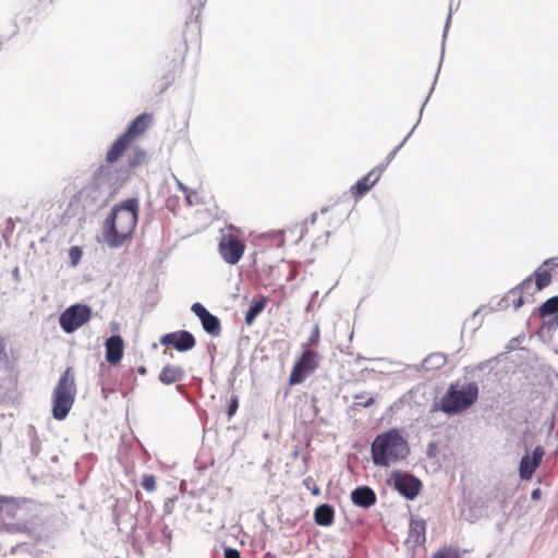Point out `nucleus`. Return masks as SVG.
I'll return each mask as SVG.
<instances>
[{
	"label": "nucleus",
	"instance_id": "nucleus-1",
	"mask_svg": "<svg viewBox=\"0 0 558 558\" xmlns=\"http://www.w3.org/2000/svg\"><path fill=\"white\" fill-rule=\"evenodd\" d=\"M124 181L110 166H100L90 180L77 192L76 202L86 211L105 206Z\"/></svg>",
	"mask_w": 558,
	"mask_h": 558
},
{
	"label": "nucleus",
	"instance_id": "nucleus-34",
	"mask_svg": "<svg viewBox=\"0 0 558 558\" xmlns=\"http://www.w3.org/2000/svg\"><path fill=\"white\" fill-rule=\"evenodd\" d=\"M225 558H241L240 551L234 548L225 549Z\"/></svg>",
	"mask_w": 558,
	"mask_h": 558
},
{
	"label": "nucleus",
	"instance_id": "nucleus-22",
	"mask_svg": "<svg viewBox=\"0 0 558 558\" xmlns=\"http://www.w3.org/2000/svg\"><path fill=\"white\" fill-rule=\"evenodd\" d=\"M539 314L542 317L556 315L555 322L558 324V296H553L544 302L539 308Z\"/></svg>",
	"mask_w": 558,
	"mask_h": 558
},
{
	"label": "nucleus",
	"instance_id": "nucleus-33",
	"mask_svg": "<svg viewBox=\"0 0 558 558\" xmlns=\"http://www.w3.org/2000/svg\"><path fill=\"white\" fill-rule=\"evenodd\" d=\"M533 280L531 277L524 279L515 289H519L520 292H529L532 288Z\"/></svg>",
	"mask_w": 558,
	"mask_h": 558
},
{
	"label": "nucleus",
	"instance_id": "nucleus-13",
	"mask_svg": "<svg viewBox=\"0 0 558 558\" xmlns=\"http://www.w3.org/2000/svg\"><path fill=\"white\" fill-rule=\"evenodd\" d=\"M383 173L381 168H374L367 174H365L362 179H360L352 187L351 193L355 197H361L366 194L379 180Z\"/></svg>",
	"mask_w": 558,
	"mask_h": 558
},
{
	"label": "nucleus",
	"instance_id": "nucleus-4",
	"mask_svg": "<svg viewBox=\"0 0 558 558\" xmlns=\"http://www.w3.org/2000/svg\"><path fill=\"white\" fill-rule=\"evenodd\" d=\"M478 398L475 383L452 384L440 400V410L449 415L458 414L470 408Z\"/></svg>",
	"mask_w": 558,
	"mask_h": 558
},
{
	"label": "nucleus",
	"instance_id": "nucleus-8",
	"mask_svg": "<svg viewBox=\"0 0 558 558\" xmlns=\"http://www.w3.org/2000/svg\"><path fill=\"white\" fill-rule=\"evenodd\" d=\"M318 366L317 353L313 350H305L298 362H295L290 374V384L296 385L312 374Z\"/></svg>",
	"mask_w": 558,
	"mask_h": 558
},
{
	"label": "nucleus",
	"instance_id": "nucleus-14",
	"mask_svg": "<svg viewBox=\"0 0 558 558\" xmlns=\"http://www.w3.org/2000/svg\"><path fill=\"white\" fill-rule=\"evenodd\" d=\"M106 360L109 364H117L123 356L124 343L120 336L109 337L106 342Z\"/></svg>",
	"mask_w": 558,
	"mask_h": 558
},
{
	"label": "nucleus",
	"instance_id": "nucleus-36",
	"mask_svg": "<svg viewBox=\"0 0 558 558\" xmlns=\"http://www.w3.org/2000/svg\"><path fill=\"white\" fill-rule=\"evenodd\" d=\"M541 494H542V493H541V489H539V488H536V489H534V490L532 492V494H531V498H532L533 500H538V499L541 498Z\"/></svg>",
	"mask_w": 558,
	"mask_h": 558
},
{
	"label": "nucleus",
	"instance_id": "nucleus-25",
	"mask_svg": "<svg viewBox=\"0 0 558 558\" xmlns=\"http://www.w3.org/2000/svg\"><path fill=\"white\" fill-rule=\"evenodd\" d=\"M521 293L522 292H520L519 289H512L507 293L505 301H511L514 310H518L524 303Z\"/></svg>",
	"mask_w": 558,
	"mask_h": 558
},
{
	"label": "nucleus",
	"instance_id": "nucleus-30",
	"mask_svg": "<svg viewBox=\"0 0 558 558\" xmlns=\"http://www.w3.org/2000/svg\"><path fill=\"white\" fill-rule=\"evenodd\" d=\"M413 130L405 136V138L391 151L389 153V155L387 156L386 158V162L385 165H383L380 168L384 170L385 167H387L391 161L392 159L395 158V156L397 155L398 150L403 146V144L408 141V138L410 137V135L412 134Z\"/></svg>",
	"mask_w": 558,
	"mask_h": 558
},
{
	"label": "nucleus",
	"instance_id": "nucleus-7",
	"mask_svg": "<svg viewBox=\"0 0 558 558\" xmlns=\"http://www.w3.org/2000/svg\"><path fill=\"white\" fill-rule=\"evenodd\" d=\"M245 246L243 242L231 233L222 234L218 251L221 258L229 265H235L242 258Z\"/></svg>",
	"mask_w": 558,
	"mask_h": 558
},
{
	"label": "nucleus",
	"instance_id": "nucleus-32",
	"mask_svg": "<svg viewBox=\"0 0 558 558\" xmlns=\"http://www.w3.org/2000/svg\"><path fill=\"white\" fill-rule=\"evenodd\" d=\"M239 407V398L238 396L233 395L230 400V404L228 407V416L231 417L236 412Z\"/></svg>",
	"mask_w": 558,
	"mask_h": 558
},
{
	"label": "nucleus",
	"instance_id": "nucleus-12",
	"mask_svg": "<svg viewBox=\"0 0 558 558\" xmlns=\"http://www.w3.org/2000/svg\"><path fill=\"white\" fill-rule=\"evenodd\" d=\"M160 342L166 345L171 344L180 352L189 351L195 347L194 336L186 330L166 333L161 337Z\"/></svg>",
	"mask_w": 558,
	"mask_h": 558
},
{
	"label": "nucleus",
	"instance_id": "nucleus-24",
	"mask_svg": "<svg viewBox=\"0 0 558 558\" xmlns=\"http://www.w3.org/2000/svg\"><path fill=\"white\" fill-rule=\"evenodd\" d=\"M551 276L548 270L535 271V284L537 290L546 288L550 283Z\"/></svg>",
	"mask_w": 558,
	"mask_h": 558
},
{
	"label": "nucleus",
	"instance_id": "nucleus-21",
	"mask_svg": "<svg viewBox=\"0 0 558 558\" xmlns=\"http://www.w3.org/2000/svg\"><path fill=\"white\" fill-rule=\"evenodd\" d=\"M446 363V356L441 353H433L429 354L424 361L422 362V368L425 371L429 369H438L441 366H444Z\"/></svg>",
	"mask_w": 558,
	"mask_h": 558
},
{
	"label": "nucleus",
	"instance_id": "nucleus-9",
	"mask_svg": "<svg viewBox=\"0 0 558 558\" xmlns=\"http://www.w3.org/2000/svg\"><path fill=\"white\" fill-rule=\"evenodd\" d=\"M390 481L395 489L409 500H413L420 493L421 482L411 474L395 471Z\"/></svg>",
	"mask_w": 558,
	"mask_h": 558
},
{
	"label": "nucleus",
	"instance_id": "nucleus-10",
	"mask_svg": "<svg viewBox=\"0 0 558 558\" xmlns=\"http://www.w3.org/2000/svg\"><path fill=\"white\" fill-rule=\"evenodd\" d=\"M191 311L196 315L204 328V330L213 337H218L221 331L220 322L217 316L209 313L206 307L196 302L192 305Z\"/></svg>",
	"mask_w": 558,
	"mask_h": 558
},
{
	"label": "nucleus",
	"instance_id": "nucleus-40",
	"mask_svg": "<svg viewBox=\"0 0 558 558\" xmlns=\"http://www.w3.org/2000/svg\"><path fill=\"white\" fill-rule=\"evenodd\" d=\"M317 294H318V292H317V291H315V292L313 293V295H312V300H311V302H310V304H308V306H307V310H310V307H311V305H312V302L314 301V299H316Z\"/></svg>",
	"mask_w": 558,
	"mask_h": 558
},
{
	"label": "nucleus",
	"instance_id": "nucleus-39",
	"mask_svg": "<svg viewBox=\"0 0 558 558\" xmlns=\"http://www.w3.org/2000/svg\"><path fill=\"white\" fill-rule=\"evenodd\" d=\"M13 499L12 498H8V497H0V505L3 504V502H10L12 501Z\"/></svg>",
	"mask_w": 558,
	"mask_h": 558
},
{
	"label": "nucleus",
	"instance_id": "nucleus-27",
	"mask_svg": "<svg viewBox=\"0 0 558 558\" xmlns=\"http://www.w3.org/2000/svg\"><path fill=\"white\" fill-rule=\"evenodd\" d=\"M354 398L357 401L356 404L361 405L363 408H367V407L372 405L375 400L373 396H368V393H366V392L355 395Z\"/></svg>",
	"mask_w": 558,
	"mask_h": 558
},
{
	"label": "nucleus",
	"instance_id": "nucleus-38",
	"mask_svg": "<svg viewBox=\"0 0 558 558\" xmlns=\"http://www.w3.org/2000/svg\"><path fill=\"white\" fill-rule=\"evenodd\" d=\"M177 182H178V187H179L182 192L186 193V192H187V187H186L184 184H182L180 181H177Z\"/></svg>",
	"mask_w": 558,
	"mask_h": 558
},
{
	"label": "nucleus",
	"instance_id": "nucleus-37",
	"mask_svg": "<svg viewBox=\"0 0 558 558\" xmlns=\"http://www.w3.org/2000/svg\"><path fill=\"white\" fill-rule=\"evenodd\" d=\"M319 337V330H318V327L315 328V330L313 331L312 333V337H311V341H316Z\"/></svg>",
	"mask_w": 558,
	"mask_h": 558
},
{
	"label": "nucleus",
	"instance_id": "nucleus-11",
	"mask_svg": "<svg viewBox=\"0 0 558 558\" xmlns=\"http://www.w3.org/2000/svg\"><path fill=\"white\" fill-rule=\"evenodd\" d=\"M544 449L541 446L535 447L532 454L525 453L520 461L519 475L522 481L532 478L534 472L539 466L544 456Z\"/></svg>",
	"mask_w": 558,
	"mask_h": 558
},
{
	"label": "nucleus",
	"instance_id": "nucleus-20",
	"mask_svg": "<svg viewBox=\"0 0 558 558\" xmlns=\"http://www.w3.org/2000/svg\"><path fill=\"white\" fill-rule=\"evenodd\" d=\"M132 144L126 136L121 135L117 141L112 144L111 148L109 149L106 160L110 163L117 161L122 154L125 151V149Z\"/></svg>",
	"mask_w": 558,
	"mask_h": 558
},
{
	"label": "nucleus",
	"instance_id": "nucleus-28",
	"mask_svg": "<svg viewBox=\"0 0 558 558\" xmlns=\"http://www.w3.org/2000/svg\"><path fill=\"white\" fill-rule=\"evenodd\" d=\"M433 558H460V555L457 549L453 548H444L438 550Z\"/></svg>",
	"mask_w": 558,
	"mask_h": 558
},
{
	"label": "nucleus",
	"instance_id": "nucleus-23",
	"mask_svg": "<svg viewBox=\"0 0 558 558\" xmlns=\"http://www.w3.org/2000/svg\"><path fill=\"white\" fill-rule=\"evenodd\" d=\"M266 306V300L260 299L258 301H255L247 310L245 314V323L246 325L251 326L255 318L264 311Z\"/></svg>",
	"mask_w": 558,
	"mask_h": 558
},
{
	"label": "nucleus",
	"instance_id": "nucleus-2",
	"mask_svg": "<svg viewBox=\"0 0 558 558\" xmlns=\"http://www.w3.org/2000/svg\"><path fill=\"white\" fill-rule=\"evenodd\" d=\"M140 204L136 198H129L112 208L104 229V242L111 248H118L131 236L136 223Z\"/></svg>",
	"mask_w": 558,
	"mask_h": 558
},
{
	"label": "nucleus",
	"instance_id": "nucleus-44",
	"mask_svg": "<svg viewBox=\"0 0 558 558\" xmlns=\"http://www.w3.org/2000/svg\"><path fill=\"white\" fill-rule=\"evenodd\" d=\"M423 106H425V104H424ZM423 108H424V107H422V108L420 109V114H422V112H423Z\"/></svg>",
	"mask_w": 558,
	"mask_h": 558
},
{
	"label": "nucleus",
	"instance_id": "nucleus-42",
	"mask_svg": "<svg viewBox=\"0 0 558 558\" xmlns=\"http://www.w3.org/2000/svg\"><path fill=\"white\" fill-rule=\"evenodd\" d=\"M314 495H318L319 494V488L318 487H315L313 488V492H312Z\"/></svg>",
	"mask_w": 558,
	"mask_h": 558
},
{
	"label": "nucleus",
	"instance_id": "nucleus-43",
	"mask_svg": "<svg viewBox=\"0 0 558 558\" xmlns=\"http://www.w3.org/2000/svg\"><path fill=\"white\" fill-rule=\"evenodd\" d=\"M13 275H14V276H17V275H19V269H17V268H15V269H14Z\"/></svg>",
	"mask_w": 558,
	"mask_h": 558
},
{
	"label": "nucleus",
	"instance_id": "nucleus-35",
	"mask_svg": "<svg viewBox=\"0 0 558 558\" xmlns=\"http://www.w3.org/2000/svg\"><path fill=\"white\" fill-rule=\"evenodd\" d=\"M7 353H5V345H4V339L0 336V361L5 360Z\"/></svg>",
	"mask_w": 558,
	"mask_h": 558
},
{
	"label": "nucleus",
	"instance_id": "nucleus-5",
	"mask_svg": "<svg viewBox=\"0 0 558 558\" xmlns=\"http://www.w3.org/2000/svg\"><path fill=\"white\" fill-rule=\"evenodd\" d=\"M76 396L75 377L71 368H68L59 378L52 393V416L64 420L71 411Z\"/></svg>",
	"mask_w": 558,
	"mask_h": 558
},
{
	"label": "nucleus",
	"instance_id": "nucleus-17",
	"mask_svg": "<svg viewBox=\"0 0 558 558\" xmlns=\"http://www.w3.org/2000/svg\"><path fill=\"white\" fill-rule=\"evenodd\" d=\"M148 121H149V116H147L145 113L140 114L132 121V123L129 125L128 130L122 135L126 136V138L130 142H133V140L136 136H138L146 130V128L148 125Z\"/></svg>",
	"mask_w": 558,
	"mask_h": 558
},
{
	"label": "nucleus",
	"instance_id": "nucleus-15",
	"mask_svg": "<svg viewBox=\"0 0 558 558\" xmlns=\"http://www.w3.org/2000/svg\"><path fill=\"white\" fill-rule=\"evenodd\" d=\"M351 500L355 506L369 508L376 502V494L372 488L361 486L351 493Z\"/></svg>",
	"mask_w": 558,
	"mask_h": 558
},
{
	"label": "nucleus",
	"instance_id": "nucleus-26",
	"mask_svg": "<svg viewBox=\"0 0 558 558\" xmlns=\"http://www.w3.org/2000/svg\"><path fill=\"white\" fill-rule=\"evenodd\" d=\"M146 157V153L140 148L133 150L132 155L129 157V165L131 167H135L144 161Z\"/></svg>",
	"mask_w": 558,
	"mask_h": 558
},
{
	"label": "nucleus",
	"instance_id": "nucleus-41",
	"mask_svg": "<svg viewBox=\"0 0 558 558\" xmlns=\"http://www.w3.org/2000/svg\"><path fill=\"white\" fill-rule=\"evenodd\" d=\"M449 20H450V15L448 16V19H447V23H446V25H445V34L447 33V29H448V27H449Z\"/></svg>",
	"mask_w": 558,
	"mask_h": 558
},
{
	"label": "nucleus",
	"instance_id": "nucleus-31",
	"mask_svg": "<svg viewBox=\"0 0 558 558\" xmlns=\"http://www.w3.org/2000/svg\"><path fill=\"white\" fill-rule=\"evenodd\" d=\"M142 486L147 492H153L156 487L155 477L153 475H145L142 482Z\"/></svg>",
	"mask_w": 558,
	"mask_h": 558
},
{
	"label": "nucleus",
	"instance_id": "nucleus-18",
	"mask_svg": "<svg viewBox=\"0 0 558 558\" xmlns=\"http://www.w3.org/2000/svg\"><path fill=\"white\" fill-rule=\"evenodd\" d=\"M184 376V371L174 365H166L160 374H159V380L165 385H171L177 381H180Z\"/></svg>",
	"mask_w": 558,
	"mask_h": 558
},
{
	"label": "nucleus",
	"instance_id": "nucleus-3",
	"mask_svg": "<svg viewBox=\"0 0 558 558\" xmlns=\"http://www.w3.org/2000/svg\"><path fill=\"white\" fill-rule=\"evenodd\" d=\"M371 452L375 465L388 466L391 463L405 459L410 449L408 441L401 433L392 428L376 436L372 442Z\"/></svg>",
	"mask_w": 558,
	"mask_h": 558
},
{
	"label": "nucleus",
	"instance_id": "nucleus-19",
	"mask_svg": "<svg viewBox=\"0 0 558 558\" xmlns=\"http://www.w3.org/2000/svg\"><path fill=\"white\" fill-rule=\"evenodd\" d=\"M315 522L322 526H329L335 519V511L331 506L324 504L316 508L314 512Z\"/></svg>",
	"mask_w": 558,
	"mask_h": 558
},
{
	"label": "nucleus",
	"instance_id": "nucleus-6",
	"mask_svg": "<svg viewBox=\"0 0 558 558\" xmlns=\"http://www.w3.org/2000/svg\"><path fill=\"white\" fill-rule=\"evenodd\" d=\"M92 317V308L85 304H73L65 308L60 317L59 325L65 333H73Z\"/></svg>",
	"mask_w": 558,
	"mask_h": 558
},
{
	"label": "nucleus",
	"instance_id": "nucleus-29",
	"mask_svg": "<svg viewBox=\"0 0 558 558\" xmlns=\"http://www.w3.org/2000/svg\"><path fill=\"white\" fill-rule=\"evenodd\" d=\"M82 255H83V252H82V248L78 247V246H72L69 251V257H70V260H71V264L73 266H76L81 258H82Z\"/></svg>",
	"mask_w": 558,
	"mask_h": 558
},
{
	"label": "nucleus",
	"instance_id": "nucleus-16",
	"mask_svg": "<svg viewBox=\"0 0 558 558\" xmlns=\"http://www.w3.org/2000/svg\"><path fill=\"white\" fill-rule=\"evenodd\" d=\"M426 535V522L422 519L412 520L410 523L408 542L412 546L424 544Z\"/></svg>",
	"mask_w": 558,
	"mask_h": 558
}]
</instances>
